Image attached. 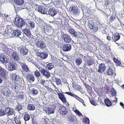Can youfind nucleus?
Masks as SVG:
<instances>
[{
  "instance_id": "f257e3e1",
  "label": "nucleus",
  "mask_w": 124,
  "mask_h": 124,
  "mask_svg": "<svg viewBox=\"0 0 124 124\" xmlns=\"http://www.w3.org/2000/svg\"><path fill=\"white\" fill-rule=\"evenodd\" d=\"M14 23L16 26L19 28L23 27L25 24L24 21L17 15L16 16Z\"/></svg>"
},
{
  "instance_id": "f03ea898",
  "label": "nucleus",
  "mask_w": 124,
  "mask_h": 124,
  "mask_svg": "<svg viewBox=\"0 0 124 124\" xmlns=\"http://www.w3.org/2000/svg\"><path fill=\"white\" fill-rule=\"evenodd\" d=\"M50 7L49 4H46L44 6H39L38 7V11L42 14H47V9Z\"/></svg>"
},
{
  "instance_id": "7ed1b4c3",
  "label": "nucleus",
  "mask_w": 124,
  "mask_h": 124,
  "mask_svg": "<svg viewBox=\"0 0 124 124\" xmlns=\"http://www.w3.org/2000/svg\"><path fill=\"white\" fill-rule=\"evenodd\" d=\"M93 20L94 19L93 18H89L88 19V23L89 24L90 29L93 30L94 32H95L98 30V26L97 24L94 25Z\"/></svg>"
},
{
  "instance_id": "20e7f679",
  "label": "nucleus",
  "mask_w": 124,
  "mask_h": 124,
  "mask_svg": "<svg viewBox=\"0 0 124 124\" xmlns=\"http://www.w3.org/2000/svg\"><path fill=\"white\" fill-rule=\"evenodd\" d=\"M58 111L61 114L65 115L68 113V109L65 107L61 105L59 108Z\"/></svg>"
},
{
  "instance_id": "39448f33",
  "label": "nucleus",
  "mask_w": 124,
  "mask_h": 124,
  "mask_svg": "<svg viewBox=\"0 0 124 124\" xmlns=\"http://www.w3.org/2000/svg\"><path fill=\"white\" fill-rule=\"evenodd\" d=\"M40 71L41 74L46 78H48L51 77L50 73L48 70L41 68Z\"/></svg>"
},
{
  "instance_id": "423d86ee",
  "label": "nucleus",
  "mask_w": 124,
  "mask_h": 124,
  "mask_svg": "<svg viewBox=\"0 0 124 124\" xmlns=\"http://www.w3.org/2000/svg\"><path fill=\"white\" fill-rule=\"evenodd\" d=\"M65 93L75 98L77 100L82 103L84 106H86V105L85 104L83 100L74 93L70 92H66Z\"/></svg>"
},
{
  "instance_id": "0eeeda50",
  "label": "nucleus",
  "mask_w": 124,
  "mask_h": 124,
  "mask_svg": "<svg viewBox=\"0 0 124 124\" xmlns=\"http://www.w3.org/2000/svg\"><path fill=\"white\" fill-rule=\"evenodd\" d=\"M58 95L59 99L63 104H65L67 106L69 105V103L67 102L66 98L63 94L61 93H58Z\"/></svg>"
},
{
  "instance_id": "6e6552de",
  "label": "nucleus",
  "mask_w": 124,
  "mask_h": 124,
  "mask_svg": "<svg viewBox=\"0 0 124 124\" xmlns=\"http://www.w3.org/2000/svg\"><path fill=\"white\" fill-rule=\"evenodd\" d=\"M11 79L12 81L15 82H19L21 80V78L16 75V74L14 73L11 75Z\"/></svg>"
},
{
  "instance_id": "1a4fd4ad",
  "label": "nucleus",
  "mask_w": 124,
  "mask_h": 124,
  "mask_svg": "<svg viewBox=\"0 0 124 124\" xmlns=\"http://www.w3.org/2000/svg\"><path fill=\"white\" fill-rule=\"evenodd\" d=\"M36 45L38 47L42 49H45L46 47L44 42L40 40L37 41Z\"/></svg>"
},
{
  "instance_id": "9d476101",
  "label": "nucleus",
  "mask_w": 124,
  "mask_h": 124,
  "mask_svg": "<svg viewBox=\"0 0 124 124\" xmlns=\"http://www.w3.org/2000/svg\"><path fill=\"white\" fill-rule=\"evenodd\" d=\"M37 55L40 57L41 60H43L46 59L48 56L47 53L45 52H38L37 53Z\"/></svg>"
},
{
  "instance_id": "9b49d317",
  "label": "nucleus",
  "mask_w": 124,
  "mask_h": 124,
  "mask_svg": "<svg viewBox=\"0 0 124 124\" xmlns=\"http://www.w3.org/2000/svg\"><path fill=\"white\" fill-rule=\"evenodd\" d=\"M114 64L112 63L111 66L109 67L106 71V73L107 74L109 75H111L114 74V71L113 69L114 68Z\"/></svg>"
},
{
  "instance_id": "f8f14e48",
  "label": "nucleus",
  "mask_w": 124,
  "mask_h": 124,
  "mask_svg": "<svg viewBox=\"0 0 124 124\" xmlns=\"http://www.w3.org/2000/svg\"><path fill=\"white\" fill-rule=\"evenodd\" d=\"M57 13V12L54 8H50L47 10V14H49L53 16Z\"/></svg>"
},
{
  "instance_id": "ddd939ff",
  "label": "nucleus",
  "mask_w": 124,
  "mask_h": 124,
  "mask_svg": "<svg viewBox=\"0 0 124 124\" xmlns=\"http://www.w3.org/2000/svg\"><path fill=\"white\" fill-rule=\"evenodd\" d=\"M19 63L21 66L22 69L23 71L26 72H30V70H29L27 66L25 63H23L20 62Z\"/></svg>"
},
{
  "instance_id": "4468645a",
  "label": "nucleus",
  "mask_w": 124,
  "mask_h": 124,
  "mask_svg": "<svg viewBox=\"0 0 124 124\" xmlns=\"http://www.w3.org/2000/svg\"><path fill=\"white\" fill-rule=\"evenodd\" d=\"M0 75L2 77L6 78L8 75V72L5 69L0 66Z\"/></svg>"
},
{
  "instance_id": "2eb2a0df",
  "label": "nucleus",
  "mask_w": 124,
  "mask_h": 124,
  "mask_svg": "<svg viewBox=\"0 0 124 124\" xmlns=\"http://www.w3.org/2000/svg\"><path fill=\"white\" fill-rule=\"evenodd\" d=\"M28 52V50L26 48V47L25 46L22 47L20 49V53L23 56H25L27 55Z\"/></svg>"
},
{
  "instance_id": "dca6fc26",
  "label": "nucleus",
  "mask_w": 124,
  "mask_h": 124,
  "mask_svg": "<svg viewBox=\"0 0 124 124\" xmlns=\"http://www.w3.org/2000/svg\"><path fill=\"white\" fill-rule=\"evenodd\" d=\"M64 41L66 43H69L71 41V39L69 35L67 34H63L62 36Z\"/></svg>"
},
{
  "instance_id": "f3484780",
  "label": "nucleus",
  "mask_w": 124,
  "mask_h": 124,
  "mask_svg": "<svg viewBox=\"0 0 124 124\" xmlns=\"http://www.w3.org/2000/svg\"><path fill=\"white\" fill-rule=\"evenodd\" d=\"M6 114H7L8 116H9L13 115L15 111L14 109L11 108L7 107L6 108Z\"/></svg>"
},
{
  "instance_id": "a211bd4d",
  "label": "nucleus",
  "mask_w": 124,
  "mask_h": 124,
  "mask_svg": "<svg viewBox=\"0 0 124 124\" xmlns=\"http://www.w3.org/2000/svg\"><path fill=\"white\" fill-rule=\"evenodd\" d=\"M12 56L14 61H18L20 59V57L16 51H14L11 54Z\"/></svg>"
},
{
  "instance_id": "6ab92c4d",
  "label": "nucleus",
  "mask_w": 124,
  "mask_h": 124,
  "mask_svg": "<svg viewBox=\"0 0 124 124\" xmlns=\"http://www.w3.org/2000/svg\"><path fill=\"white\" fill-rule=\"evenodd\" d=\"M71 11L74 13V14H78L80 12V10L78 8L74 6H72L71 7Z\"/></svg>"
},
{
  "instance_id": "aec40b11",
  "label": "nucleus",
  "mask_w": 124,
  "mask_h": 124,
  "mask_svg": "<svg viewBox=\"0 0 124 124\" xmlns=\"http://www.w3.org/2000/svg\"><path fill=\"white\" fill-rule=\"evenodd\" d=\"M71 49V46L70 45L68 44H66L63 46V50L64 52H68L70 51Z\"/></svg>"
},
{
  "instance_id": "412c9836",
  "label": "nucleus",
  "mask_w": 124,
  "mask_h": 124,
  "mask_svg": "<svg viewBox=\"0 0 124 124\" xmlns=\"http://www.w3.org/2000/svg\"><path fill=\"white\" fill-rule=\"evenodd\" d=\"M14 115V121L15 122L16 124H22V120L20 116L18 115L15 116Z\"/></svg>"
},
{
  "instance_id": "4be33fe9",
  "label": "nucleus",
  "mask_w": 124,
  "mask_h": 124,
  "mask_svg": "<svg viewBox=\"0 0 124 124\" xmlns=\"http://www.w3.org/2000/svg\"><path fill=\"white\" fill-rule=\"evenodd\" d=\"M98 67L99 70L98 72L101 73H103L104 71L106 68V67L105 64L102 63L99 64Z\"/></svg>"
},
{
  "instance_id": "5701e85b",
  "label": "nucleus",
  "mask_w": 124,
  "mask_h": 124,
  "mask_svg": "<svg viewBox=\"0 0 124 124\" xmlns=\"http://www.w3.org/2000/svg\"><path fill=\"white\" fill-rule=\"evenodd\" d=\"M27 80L30 82H32L35 80V78L33 75L28 74L26 76Z\"/></svg>"
},
{
  "instance_id": "b1692460",
  "label": "nucleus",
  "mask_w": 124,
  "mask_h": 124,
  "mask_svg": "<svg viewBox=\"0 0 124 124\" xmlns=\"http://www.w3.org/2000/svg\"><path fill=\"white\" fill-rule=\"evenodd\" d=\"M94 62V61L93 59H88L86 61L85 64L86 66H89L93 64Z\"/></svg>"
},
{
  "instance_id": "393cba45",
  "label": "nucleus",
  "mask_w": 124,
  "mask_h": 124,
  "mask_svg": "<svg viewBox=\"0 0 124 124\" xmlns=\"http://www.w3.org/2000/svg\"><path fill=\"white\" fill-rule=\"evenodd\" d=\"M121 37L120 35V34L118 33H116L114 36L112 37V39L113 41L115 42L119 40L120 39Z\"/></svg>"
},
{
  "instance_id": "a878e982",
  "label": "nucleus",
  "mask_w": 124,
  "mask_h": 124,
  "mask_svg": "<svg viewBox=\"0 0 124 124\" xmlns=\"http://www.w3.org/2000/svg\"><path fill=\"white\" fill-rule=\"evenodd\" d=\"M1 93L3 94L6 96L7 98H9L10 97L11 94L10 91L8 90L5 91H1Z\"/></svg>"
},
{
  "instance_id": "bb28decb",
  "label": "nucleus",
  "mask_w": 124,
  "mask_h": 124,
  "mask_svg": "<svg viewBox=\"0 0 124 124\" xmlns=\"http://www.w3.org/2000/svg\"><path fill=\"white\" fill-rule=\"evenodd\" d=\"M16 65L15 63L12 62L11 63H10L8 66V68L10 71H13L15 70L16 69Z\"/></svg>"
},
{
  "instance_id": "cd10ccee",
  "label": "nucleus",
  "mask_w": 124,
  "mask_h": 124,
  "mask_svg": "<svg viewBox=\"0 0 124 124\" xmlns=\"http://www.w3.org/2000/svg\"><path fill=\"white\" fill-rule=\"evenodd\" d=\"M50 28L48 26H43V31L47 35L49 34V32H50Z\"/></svg>"
},
{
  "instance_id": "c85d7f7f",
  "label": "nucleus",
  "mask_w": 124,
  "mask_h": 124,
  "mask_svg": "<svg viewBox=\"0 0 124 124\" xmlns=\"http://www.w3.org/2000/svg\"><path fill=\"white\" fill-rule=\"evenodd\" d=\"M27 108L29 110H34L36 109L35 105L33 104H29L28 105Z\"/></svg>"
},
{
  "instance_id": "c756f323",
  "label": "nucleus",
  "mask_w": 124,
  "mask_h": 124,
  "mask_svg": "<svg viewBox=\"0 0 124 124\" xmlns=\"http://www.w3.org/2000/svg\"><path fill=\"white\" fill-rule=\"evenodd\" d=\"M23 31L28 37H31V35H32L30 30L29 29H24L23 30Z\"/></svg>"
},
{
  "instance_id": "7c9ffc66",
  "label": "nucleus",
  "mask_w": 124,
  "mask_h": 124,
  "mask_svg": "<svg viewBox=\"0 0 124 124\" xmlns=\"http://www.w3.org/2000/svg\"><path fill=\"white\" fill-rule=\"evenodd\" d=\"M45 111L46 113L48 114H53L54 112V109L48 107L46 108Z\"/></svg>"
},
{
  "instance_id": "2f4dec72",
  "label": "nucleus",
  "mask_w": 124,
  "mask_h": 124,
  "mask_svg": "<svg viewBox=\"0 0 124 124\" xmlns=\"http://www.w3.org/2000/svg\"><path fill=\"white\" fill-rule=\"evenodd\" d=\"M28 25L30 29L34 28L35 26L34 22L32 20L29 21Z\"/></svg>"
},
{
  "instance_id": "473e14b6",
  "label": "nucleus",
  "mask_w": 124,
  "mask_h": 124,
  "mask_svg": "<svg viewBox=\"0 0 124 124\" xmlns=\"http://www.w3.org/2000/svg\"><path fill=\"white\" fill-rule=\"evenodd\" d=\"M82 47L84 50H90L91 49L90 46L89 45L88 43H85L83 45Z\"/></svg>"
},
{
  "instance_id": "72a5a7b5",
  "label": "nucleus",
  "mask_w": 124,
  "mask_h": 124,
  "mask_svg": "<svg viewBox=\"0 0 124 124\" xmlns=\"http://www.w3.org/2000/svg\"><path fill=\"white\" fill-rule=\"evenodd\" d=\"M21 34V31L18 30H14L13 31V35L16 36L18 37Z\"/></svg>"
},
{
  "instance_id": "f704fd0d",
  "label": "nucleus",
  "mask_w": 124,
  "mask_h": 124,
  "mask_svg": "<svg viewBox=\"0 0 124 124\" xmlns=\"http://www.w3.org/2000/svg\"><path fill=\"white\" fill-rule=\"evenodd\" d=\"M105 104L107 107H109L112 105V104L109 99H106L104 101Z\"/></svg>"
},
{
  "instance_id": "c9c22d12",
  "label": "nucleus",
  "mask_w": 124,
  "mask_h": 124,
  "mask_svg": "<svg viewBox=\"0 0 124 124\" xmlns=\"http://www.w3.org/2000/svg\"><path fill=\"white\" fill-rule=\"evenodd\" d=\"M12 29L11 28V26L10 25H7V28L5 31V32L7 34H9V33H11L12 31Z\"/></svg>"
},
{
  "instance_id": "e433bc0d",
  "label": "nucleus",
  "mask_w": 124,
  "mask_h": 124,
  "mask_svg": "<svg viewBox=\"0 0 124 124\" xmlns=\"http://www.w3.org/2000/svg\"><path fill=\"white\" fill-rule=\"evenodd\" d=\"M7 59L5 58L4 55H0V61L3 63H7L8 61Z\"/></svg>"
},
{
  "instance_id": "4c0bfd02",
  "label": "nucleus",
  "mask_w": 124,
  "mask_h": 124,
  "mask_svg": "<svg viewBox=\"0 0 124 124\" xmlns=\"http://www.w3.org/2000/svg\"><path fill=\"white\" fill-rule=\"evenodd\" d=\"M18 98L20 100H23L24 98V96L22 92H19L17 94Z\"/></svg>"
},
{
  "instance_id": "58836bf2",
  "label": "nucleus",
  "mask_w": 124,
  "mask_h": 124,
  "mask_svg": "<svg viewBox=\"0 0 124 124\" xmlns=\"http://www.w3.org/2000/svg\"><path fill=\"white\" fill-rule=\"evenodd\" d=\"M72 84V86L73 88L77 90L80 91L81 88L80 86L76 83H73Z\"/></svg>"
},
{
  "instance_id": "ea45409f",
  "label": "nucleus",
  "mask_w": 124,
  "mask_h": 124,
  "mask_svg": "<svg viewBox=\"0 0 124 124\" xmlns=\"http://www.w3.org/2000/svg\"><path fill=\"white\" fill-rule=\"evenodd\" d=\"M54 67V65L52 63H49L47 64L46 66V69L48 70H51Z\"/></svg>"
},
{
  "instance_id": "a19ab883",
  "label": "nucleus",
  "mask_w": 124,
  "mask_h": 124,
  "mask_svg": "<svg viewBox=\"0 0 124 124\" xmlns=\"http://www.w3.org/2000/svg\"><path fill=\"white\" fill-rule=\"evenodd\" d=\"M75 117L72 115L69 116L68 118V121L71 123L72 122H74L75 121Z\"/></svg>"
},
{
  "instance_id": "79ce46f5",
  "label": "nucleus",
  "mask_w": 124,
  "mask_h": 124,
  "mask_svg": "<svg viewBox=\"0 0 124 124\" xmlns=\"http://www.w3.org/2000/svg\"><path fill=\"white\" fill-rule=\"evenodd\" d=\"M113 60L114 62L117 65L120 66H121L122 65L121 63L118 59L115 58H113Z\"/></svg>"
},
{
  "instance_id": "37998d69",
  "label": "nucleus",
  "mask_w": 124,
  "mask_h": 124,
  "mask_svg": "<svg viewBox=\"0 0 124 124\" xmlns=\"http://www.w3.org/2000/svg\"><path fill=\"white\" fill-rule=\"evenodd\" d=\"M30 118V116L28 114H25L23 116V118L25 122L29 121Z\"/></svg>"
},
{
  "instance_id": "c03bdc74",
  "label": "nucleus",
  "mask_w": 124,
  "mask_h": 124,
  "mask_svg": "<svg viewBox=\"0 0 124 124\" xmlns=\"http://www.w3.org/2000/svg\"><path fill=\"white\" fill-rule=\"evenodd\" d=\"M82 59L80 58H78L76 59L75 61V62L77 65L79 66L82 63Z\"/></svg>"
},
{
  "instance_id": "a18cd8bd",
  "label": "nucleus",
  "mask_w": 124,
  "mask_h": 124,
  "mask_svg": "<svg viewBox=\"0 0 124 124\" xmlns=\"http://www.w3.org/2000/svg\"><path fill=\"white\" fill-rule=\"evenodd\" d=\"M53 3L55 6L59 7L61 5V4L59 0H54Z\"/></svg>"
},
{
  "instance_id": "49530a36",
  "label": "nucleus",
  "mask_w": 124,
  "mask_h": 124,
  "mask_svg": "<svg viewBox=\"0 0 124 124\" xmlns=\"http://www.w3.org/2000/svg\"><path fill=\"white\" fill-rule=\"evenodd\" d=\"M16 4L19 5H21L24 3V0H14Z\"/></svg>"
},
{
  "instance_id": "de8ad7c7",
  "label": "nucleus",
  "mask_w": 124,
  "mask_h": 124,
  "mask_svg": "<svg viewBox=\"0 0 124 124\" xmlns=\"http://www.w3.org/2000/svg\"><path fill=\"white\" fill-rule=\"evenodd\" d=\"M69 32L71 34L73 35L74 36H76L77 32L73 29L72 28L70 29L69 30Z\"/></svg>"
},
{
  "instance_id": "09e8293b",
  "label": "nucleus",
  "mask_w": 124,
  "mask_h": 124,
  "mask_svg": "<svg viewBox=\"0 0 124 124\" xmlns=\"http://www.w3.org/2000/svg\"><path fill=\"white\" fill-rule=\"evenodd\" d=\"M32 122V124H38L35 116H33L31 117Z\"/></svg>"
},
{
  "instance_id": "8fccbe9b",
  "label": "nucleus",
  "mask_w": 124,
  "mask_h": 124,
  "mask_svg": "<svg viewBox=\"0 0 124 124\" xmlns=\"http://www.w3.org/2000/svg\"><path fill=\"white\" fill-rule=\"evenodd\" d=\"M6 108L5 110L3 109H0V116H4L6 115Z\"/></svg>"
},
{
  "instance_id": "3c124183",
  "label": "nucleus",
  "mask_w": 124,
  "mask_h": 124,
  "mask_svg": "<svg viewBox=\"0 0 124 124\" xmlns=\"http://www.w3.org/2000/svg\"><path fill=\"white\" fill-rule=\"evenodd\" d=\"M82 122L83 123L85 124H89V120L88 117L84 118Z\"/></svg>"
},
{
  "instance_id": "603ef678",
  "label": "nucleus",
  "mask_w": 124,
  "mask_h": 124,
  "mask_svg": "<svg viewBox=\"0 0 124 124\" xmlns=\"http://www.w3.org/2000/svg\"><path fill=\"white\" fill-rule=\"evenodd\" d=\"M18 85L17 83L14 82L11 85V88L15 90L16 89L18 88Z\"/></svg>"
},
{
  "instance_id": "864d4df0",
  "label": "nucleus",
  "mask_w": 124,
  "mask_h": 124,
  "mask_svg": "<svg viewBox=\"0 0 124 124\" xmlns=\"http://www.w3.org/2000/svg\"><path fill=\"white\" fill-rule=\"evenodd\" d=\"M18 105L16 108V109L18 111H19L23 109V106L20 105L18 102Z\"/></svg>"
},
{
  "instance_id": "5fc2aeb1",
  "label": "nucleus",
  "mask_w": 124,
  "mask_h": 124,
  "mask_svg": "<svg viewBox=\"0 0 124 124\" xmlns=\"http://www.w3.org/2000/svg\"><path fill=\"white\" fill-rule=\"evenodd\" d=\"M111 93L112 95L116 96V92L115 90L113 88H112L111 90Z\"/></svg>"
},
{
  "instance_id": "6e6d98bb",
  "label": "nucleus",
  "mask_w": 124,
  "mask_h": 124,
  "mask_svg": "<svg viewBox=\"0 0 124 124\" xmlns=\"http://www.w3.org/2000/svg\"><path fill=\"white\" fill-rule=\"evenodd\" d=\"M84 35L82 34L81 33H80L79 32H78L76 33V36H75L76 37H78L79 38H82L83 37V36Z\"/></svg>"
},
{
  "instance_id": "4d7b16f0",
  "label": "nucleus",
  "mask_w": 124,
  "mask_h": 124,
  "mask_svg": "<svg viewBox=\"0 0 124 124\" xmlns=\"http://www.w3.org/2000/svg\"><path fill=\"white\" fill-rule=\"evenodd\" d=\"M116 18L115 16L112 15L111 16L109 19V21L110 22H112L114 21Z\"/></svg>"
},
{
  "instance_id": "13d9d810",
  "label": "nucleus",
  "mask_w": 124,
  "mask_h": 124,
  "mask_svg": "<svg viewBox=\"0 0 124 124\" xmlns=\"http://www.w3.org/2000/svg\"><path fill=\"white\" fill-rule=\"evenodd\" d=\"M31 91L33 95H37L38 93V91L34 88H33L31 90Z\"/></svg>"
},
{
  "instance_id": "bf43d9fd",
  "label": "nucleus",
  "mask_w": 124,
  "mask_h": 124,
  "mask_svg": "<svg viewBox=\"0 0 124 124\" xmlns=\"http://www.w3.org/2000/svg\"><path fill=\"white\" fill-rule=\"evenodd\" d=\"M55 81L56 84L57 85H60L61 84L62 81L60 79L55 78Z\"/></svg>"
},
{
  "instance_id": "052dcab7",
  "label": "nucleus",
  "mask_w": 124,
  "mask_h": 124,
  "mask_svg": "<svg viewBox=\"0 0 124 124\" xmlns=\"http://www.w3.org/2000/svg\"><path fill=\"white\" fill-rule=\"evenodd\" d=\"M34 74L35 76L37 78H39L40 75V72L37 70H36V71H35L34 72Z\"/></svg>"
},
{
  "instance_id": "680f3d73",
  "label": "nucleus",
  "mask_w": 124,
  "mask_h": 124,
  "mask_svg": "<svg viewBox=\"0 0 124 124\" xmlns=\"http://www.w3.org/2000/svg\"><path fill=\"white\" fill-rule=\"evenodd\" d=\"M74 112L77 114V115L79 116H82V114L77 109L75 110Z\"/></svg>"
},
{
  "instance_id": "e2e57ef3",
  "label": "nucleus",
  "mask_w": 124,
  "mask_h": 124,
  "mask_svg": "<svg viewBox=\"0 0 124 124\" xmlns=\"http://www.w3.org/2000/svg\"><path fill=\"white\" fill-rule=\"evenodd\" d=\"M6 47V49L5 51V53H6L7 54H9L10 53V50L11 49L8 47L7 46Z\"/></svg>"
},
{
  "instance_id": "0e129e2a",
  "label": "nucleus",
  "mask_w": 124,
  "mask_h": 124,
  "mask_svg": "<svg viewBox=\"0 0 124 124\" xmlns=\"http://www.w3.org/2000/svg\"><path fill=\"white\" fill-rule=\"evenodd\" d=\"M94 91L97 93H98L99 92V91L100 90V89L99 88L95 87L94 88Z\"/></svg>"
},
{
  "instance_id": "69168bd1",
  "label": "nucleus",
  "mask_w": 124,
  "mask_h": 124,
  "mask_svg": "<svg viewBox=\"0 0 124 124\" xmlns=\"http://www.w3.org/2000/svg\"><path fill=\"white\" fill-rule=\"evenodd\" d=\"M85 86L86 89H87V90L88 91L89 90H90V88H91V87L88 84L85 85Z\"/></svg>"
},
{
  "instance_id": "338daca9",
  "label": "nucleus",
  "mask_w": 124,
  "mask_h": 124,
  "mask_svg": "<svg viewBox=\"0 0 124 124\" xmlns=\"http://www.w3.org/2000/svg\"><path fill=\"white\" fill-rule=\"evenodd\" d=\"M112 102V103H114V102H115L116 103L117 102V98L116 97H115L114 98V100H111Z\"/></svg>"
},
{
  "instance_id": "774afa93",
  "label": "nucleus",
  "mask_w": 124,
  "mask_h": 124,
  "mask_svg": "<svg viewBox=\"0 0 124 124\" xmlns=\"http://www.w3.org/2000/svg\"><path fill=\"white\" fill-rule=\"evenodd\" d=\"M90 102L93 105L96 106L97 105V103H95L93 100H90Z\"/></svg>"
}]
</instances>
